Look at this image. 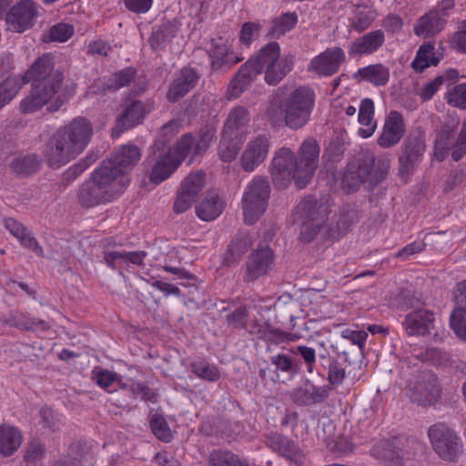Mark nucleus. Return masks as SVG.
<instances>
[{"label":"nucleus","instance_id":"f257e3e1","mask_svg":"<svg viewBox=\"0 0 466 466\" xmlns=\"http://www.w3.org/2000/svg\"><path fill=\"white\" fill-rule=\"evenodd\" d=\"M63 81L64 73L55 68L54 56L44 54L22 77L11 76L0 83V109L15 97L24 84L31 82L30 91L19 103V112L30 115L45 106L48 112H56L68 100Z\"/></svg>","mask_w":466,"mask_h":466},{"label":"nucleus","instance_id":"f03ea898","mask_svg":"<svg viewBox=\"0 0 466 466\" xmlns=\"http://www.w3.org/2000/svg\"><path fill=\"white\" fill-rule=\"evenodd\" d=\"M319 157V147L312 137L302 142L298 157L291 149L281 147L276 152L270 168L274 186L286 188L293 180L298 188L306 187L318 167Z\"/></svg>","mask_w":466,"mask_h":466},{"label":"nucleus","instance_id":"7ed1b4c3","mask_svg":"<svg viewBox=\"0 0 466 466\" xmlns=\"http://www.w3.org/2000/svg\"><path fill=\"white\" fill-rule=\"evenodd\" d=\"M316 105V93L309 85L278 87L269 102L268 115L271 120L282 119L287 127L297 130L310 120Z\"/></svg>","mask_w":466,"mask_h":466},{"label":"nucleus","instance_id":"20e7f679","mask_svg":"<svg viewBox=\"0 0 466 466\" xmlns=\"http://www.w3.org/2000/svg\"><path fill=\"white\" fill-rule=\"evenodd\" d=\"M93 135L91 122L85 117H75L68 125L59 127L50 138L45 157L51 167L68 163L88 145Z\"/></svg>","mask_w":466,"mask_h":466},{"label":"nucleus","instance_id":"39448f33","mask_svg":"<svg viewBox=\"0 0 466 466\" xmlns=\"http://www.w3.org/2000/svg\"><path fill=\"white\" fill-rule=\"evenodd\" d=\"M124 183L111 174L109 162H101L78 191V200L85 208H93L114 201L124 191Z\"/></svg>","mask_w":466,"mask_h":466},{"label":"nucleus","instance_id":"423d86ee","mask_svg":"<svg viewBox=\"0 0 466 466\" xmlns=\"http://www.w3.org/2000/svg\"><path fill=\"white\" fill-rule=\"evenodd\" d=\"M328 208L319 203L312 196L305 197L296 207L293 214L295 223L300 225V239L309 243L319 233H322L326 239H338L343 235L339 229L326 225Z\"/></svg>","mask_w":466,"mask_h":466},{"label":"nucleus","instance_id":"0eeeda50","mask_svg":"<svg viewBox=\"0 0 466 466\" xmlns=\"http://www.w3.org/2000/svg\"><path fill=\"white\" fill-rule=\"evenodd\" d=\"M252 61V68L258 75L264 72V79L270 86L278 85L292 69V57L280 58V46L277 42H269L264 46L257 56L248 59Z\"/></svg>","mask_w":466,"mask_h":466},{"label":"nucleus","instance_id":"6e6552de","mask_svg":"<svg viewBox=\"0 0 466 466\" xmlns=\"http://www.w3.org/2000/svg\"><path fill=\"white\" fill-rule=\"evenodd\" d=\"M428 438L433 451L444 461L457 462L462 453L463 442L454 429L444 422L429 427Z\"/></svg>","mask_w":466,"mask_h":466},{"label":"nucleus","instance_id":"1a4fd4ad","mask_svg":"<svg viewBox=\"0 0 466 466\" xmlns=\"http://www.w3.org/2000/svg\"><path fill=\"white\" fill-rule=\"evenodd\" d=\"M269 194L270 186L267 178L256 176L248 183L241 199L245 224H255L265 213Z\"/></svg>","mask_w":466,"mask_h":466},{"label":"nucleus","instance_id":"9d476101","mask_svg":"<svg viewBox=\"0 0 466 466\" xmlns=\"http://www.w3.org/2000/svg\"><path fill=\"white\" fill-rule=\"evenodd\" d=\"M346 60V53L340 46L328 47L310 60L307 72L319 77H330L340 70Z\"/></svg>","mask_w":466,"mask_h":466},{"label":"nucleus","instance_id":"9b49d317","mask_svg":"<svg viewBox=\"0 0 466 466\" xmlns=\"http://www.w3.org/2000/svg\"><path fill=\"white\" fill-rule=\"evenodd\" d=\"M141 153L135 145H124L119 147L110 158L102 162H109L111 166V174L116 175V178L124 183L127 188L130 184L128 173L140 160Z\"/></svg>","mask_w":466,"mask_h":466},{"label":"nucleus","instance_id":"f8f14e48","mask_svg":"<svg viewBox=\"0 0 466 466\" xmlns=\"http://www.w3.org/2000/svg\"><path fill=\"white\" fill-rule=\"evenodd\" d=\"M217 139V128L213 124H207L200 128L197 138L192 134L183 135L177 142L178 149L185 154L186 158L191 157L194 158L202 155Z\"/></svg>","mask_w":466,"mask_h":466},{"label":"nucleus","instance_id":"ddd939ff","mask_svg":"<svg viewBox=\"0 0 466 466\" xmlns=\"http://www.w3.org/2000/svg\"><path fill=\"white\" fill-rule=\"evenodd\" d=\"M38 8L33 0H21L10 8L6 23L10 30L23 33L34 25Z\"/></svg>","mask_w":466,"mask_h":466},{"label":"nucleus","instance_id":"4468645a","mask_svg":"<svg viewBox=\"0 0 466 466\" xmlns=\"http://www.w3.org/2000/svg\"><path fill=\"white\" fill-rule=\"evenodd\" d=\"M186 159L185 154L178 149L177 143L167 152L156 160L149 173V179L158 185L168 178Z\"/></svg>","mask_w":466,"mask_h":466},{"label":"nucleus","instance_id":"2eb2a0df","mask_svg":"<svg viewBox=\"0 0 466 466\" xmlns=\"http://www.w3.org/2000/svg\"><path fill=\"white\" fill-rule=\"evenodd\" d=\"M434 312L420 307L413 309L405 316L402 327L408 336L420 337L431 334L434 328Z\"/></svg>","mask_w":466,"mask_h":466},{"label":"nucleus","instance_id":"dca6fc26","mask_svg":"<svg viewBox=\"0 0 466 466\" xmlns=\"http://www.w3.org/2000/svg\"><path fill=\"white\" fill-rule=\"evenodd\" d=\"M269 148L270 139L266 135L250 139L241 155L242 168L246 172L254 171L267 158Z\"/></svg>","mask_w":466,"mask_h":466},{"label":"nucleus","instance_id":"f3484780","mask_svg":"<svg viewBox=\"0 0 466 466\" xmlns=\"http://www.w3.org/2000/svg\"><path fill=\"white\" fill-rule=\"evenodd\" d=\"M208 56L213 71L227 70L244 59L243 56L235 53L221 37L211 40Z\"/></svg>","mask_w":466,"mask_h":466},{"label":"nucleus","instance_id":"a211bd4d","mask_svg":"<svg viewBox=\"0 0 466 466\" xmlns=\"http://www.w3.org/2000/svg\"><path fill=\"white\" fill-rule=\"evenodd\" d=\"M373 159L360 157L350 162L342 177L343 189L348 193L354 192L364 183L371 172Z\"/></svg>","mask_w":466,"mask_h":466},{"label":"nucleus","instance_id":"6ab92c4d","mask_svg":"<svg viewBox=\"0 0 466 466\" xmlns=\"http://www.w3.org/2000/svg\"><path fill=\"white\" fill-rule=\"evenodd\" d=\"M385 34L375 29L354 39L349 46L348 53L351 57H362L378 52L384 45Z\"/></svg>","mask_w":466,"mask_h":466},{"label":"nucleus","instance_id":"aec40b11","mask_svg":"<svg viewBox=\"0 0 466 466\" xmlns=\"http://www.w3.org/2000/svg\"><path fill=\"white\" fill-rule=\"evenodd\" d=\"M405 130L406 127L402 115L398 111H391L385 119L377 143L382 148L394 147L401 140Z\"/></svg>","mask_w":466,"mask_h":466},{"label":"nucleus","instance_id":"412c9836","mask_svg":"<svg viewBox=\"0 0 466 466\" xmlns=\"http://www.w3.org/2000/svg\"><path fill=\"white\" fill-rule=\"evenodd\" d=\"M198 80L199 76L195 69L183 67L172 80L167 92V100L170 103L177 102L197 86Z\"/></svg>","mask_w":466,"mask_h":466},{"label":"nucleus","instance_id":"4be33fe9","mask_svg":"<svg viewBox=\"0 0 466 466\" xmlns=\"http://www.w3.org/2000/svg\"><path fill=\"white\" fill-rule=\"evenodd\" d=\"M441 391L438 378L429 374L417 383L412 398L418 405L431 407L440 400Z\"/></svg>","mask_w":466,"mask_h":466},{"label":"nucleus","instance_id":"5701e85b","mask_svg":"<svg viewBox=\"0 0 466 466\" xmlns=\"http://www.w3.org/2000/svg\"><path fill=\"white\" fill-rule=\"evenodd\" d=\"M274 260V253L271 248L266 247L254 250L246 264L245 278L253 281L267 274Z\"/></svg>","mask_w":466,"mask_h":466},{"label":"nucleus","instance_id":"b1692460","mask_svg":"<svg viewBox=\"0 0 466 466\" xmlns=\"http://www.w3.org/2000/svg\"><path fill=\"white\" fill-rule=\"evenodd\" d=\"M149 112L150 106L147 104L140 100L132 101L116 118V127L113 129V136L116 132L123 133L141 124Z\"/></svg>","mask_w":466,"mask_h":466},{"label":"nucleus","instance_id":"393cba45","mask_svg":"<svg viewBox=\"0 0 466 466\" xmlns=\"http://www.w3.org/2000/svg\"><path fill=\"white\" fill-rule=\"evenodd\" d=\"M249 122L250 114L248 110L242 106H234L227 116L222 133L227 137L244 139L248 133Z\"/></svg>","mask_w":466,"mask_h":466},{"label":"nucleus","instance_id":"a878e982","mask_svg":"<svg viewBox=\"0 0 466 466\" xmlns=\"http://www.w3.org/2000/svg\"><path fill=\"white\" fill-rule=\"evenodd\" d=\"M425 152V144L419 136L409 137L405 143L402 154L399 157L400 172L402 176L409 175L415 165L419 163Z\"/></svg>","mask_w":466,"mask_h":466},{"label":"nucleus","instance_id":"bb28decb","mask_svg":"<svg viewBox=\"0 0 466 466\" xmlns=\"http://www.w3.org/2000/svg\"><path fill=\"white\" fill-rule=\"evenodd\" d=\"M329 396V387L308 383L293 391L292 400L299 406H313L321 404Z\"/></svg>","mask_w":466,"mask_h":466},{"label":"nucleus","instance_id":"cd10ccee","mask_svg":"<svg viewBox=\"0 0 466 466\" xmlns=\"http://www.w3.org/2000/svg\"><path fill=\"white\" fill-rule=\"evenodd\" d=\"M147 253L143 250L139 251H105L104 262L106 266L115 270L129 267V265L141 266L147 258Z\"/></svg>","mask_w":466,"mask_h":466},{"label":"nucleus","instance_id":"c85d7f7f","mask_svg":"<svg viewBox=\"0 0 466 466\" xmlns=\"http://www.w3.org/2000/svg\"><path fill=\"white\" fill-rule=\"evenodd\" d=\"M258 71L252 68V61L244 63L236 73L228 88L229 99L238 98L258 76Z\"/></svg>","mask_w":466,"mask_h":466},{"label":"nucleus","instance_id":"c756f323","mask_svg":"<svg viewBox=\"0 0 466 466\" xmlns=\"http://www.w3.org/2000/svg\"><path fill=\"white\" fill-rule=\"evenodd\" d=\"M5 228L15 237L20 245L35 253L36 256L43 258L44 250L38 241L30 234L26 228L14 218H5Z\"/></svg>","mask_w":466,"mask_h":466},{"label":"nucleus","instance_id":"7c9ffc66","mask_svg":"<svg viewBox=\"0 0 466 466\" xmlns=\"http://www.w3.org/2000/svg\"><path fill=\"white\" fill-rule=\"evenodd\" d=\"M375 106L371 98L366 97L360 101L358 114V122L362 127L358 129V135L362 138L370 137L377 127L374 120Z\"/></svg>","mask_w":466,"mask_h":466},{"label":"nucleus","instance_id":"2f4dec72","mask_svg":"<svg viewBox=\"0 0 466 466\" xmlns=\"http://www.w3.org/2000/svg\"><path fill=\"white\" fill-rule=\"evenodd\" d=\"M23 435L21 431L10 424L0 425V453L4 457L13 455L21 446Z\"/></svg>","mask_w":466,"mask_h":466},{"label":"nucleus","instance_id":"473e14b6","mask_svg":"<svg viewBox=\"0 0 466 466\" xmlns=\"http://www.w3.org/2000/svg\"><path fill=\"white\" fill-rule=\"evenodd\" d=\"M177 27L174 22L167 21L159 25L154 26L148 39L149 45L154 51H163L176 36Z\"/></svg>","mask_w":466,"mask_h":466},{"label":"nucleus","instance_id":"72a5a7b5","mask_svg":"<svg viewBox=\"0 0 466 466\" xmlns=\"http://www.w3.org/2000/svg\"><path fill=\"white\" fill-rule=\"evenodd\" d=\"M444 25L445 19L440 15V12L430 11L418 20L414 26V32L419 36L431 37L441 32Z\"/></svg>","mask_w":466,"mask_h":466},{"label":"nucleus","instance_id":"f704fd0d","mask_svg":"<svg viewBox=\"0 0 466 466\" xmlns=\"http://www.w3.org/2000/svg\"><path fill=\"white\" fill-rule=\"evenodd\" d=\"M223 199L215 193H208L205 198L197 206V216L204 221L216 219L224 210Z\"/></svg>","mask_w":466,"mask_h":466},{"label":"nucleus","instance_id":"c9c22d12","mask_svg":"<svg viewBox=\"0 0 466 466\" xmlns=\"http://www.w3.org/2000/svg\"><path fill=\"white\" fill-rule=\"evenodd\" d=\"M390 69L382 64H373L359 68L355 74L360 80L375 86H384L390 80Z\"/></svg>","mask_w":466,"mask_h":466},{"label":"nucleus","instance_id":"e433bc0d","mask_svg":"<svg viewBox=\"0 0 466 466\" xmlns=\"http://www.w3.org/2000/svg\"><path fill=\"white\" fill-rule=\"evenodd\" d=\"M266 444L273 451L290 461L296 460L299 455V450L297 444L282 434L273 433L269 435L267 438Z\"/></svg>","mask_w":466,"mask_h":466},{"label":"nucleus","instance_id":"4c0bfd02","mask_svg":"<svg viewBox=\"0 0 466 466\" xmlns=\"http://www.w3.org/2000/svg\"><path fill=\"white\" fill-rule=\"evenodd\" d=\"M70 450L73 452L75 451H79V457L72 458L70 455L63 456L56 461L54 466H76V461L78 466H93L95 464V452L90 448H86V446L81 447L79 443H76L73 444Z\"/></svg>","mask_w":466,"mask_h":466},{"label":"nucleus","instance_id":"58836bf2","mask_svg":"<svg viewBox=\"0 0 466 466\" xmlns=\"http://www.w3.org/2000/svg\"><path fill=\"white\" fill-rule=\"evenodd\" d=\"M454 128L444 126L436 136L433 156L438 161H443L451 149L453 150Z\"/></svg>","mask_w":466,"mask_h":466},{"label":"nucleus","instance_id":"ea45409f","mask_svg":"<svg viewBox=\"0 0 466 466\" xmlns=\"http://www.w3.org/2000/svg\"><path fill=\"white\" fill-rule=\"evenodd\" d=\"M256 334L258 339L276 345L289 343L299 339V336L295 333L277 328H270L269 326L259 327Z\"/></svg>","mask_w":466,"mask_h":466},{"label":"nucleus","instance_id":"a19ab883","mask_svg":"<svg viewBox=\"0 0 466 466\" xmlns=\"http://www.w3.org/2000/svg\"><path fill=\"white\" fill-rule=\"evenodd\" d=\"M397 439L383 440L377 442L371 449V455L379 460L397 464L398 460L402 458L401 451L395 445Z\"/></svg>","mask_w":466,"mask_h":466},{"label":"nucleus","instance_id":"79ce46f5","mask_svg":"<svg viewBox=\"0 0 466 466\" xmlns=\"http://www.w3.org/2000/svg\"><path fill=\"white\" fill-rule=\"evenodd\" d=\"M5 322L25 330H34L36 332H46L50 329V325L43 320L35 318H28L22 313H15Z\"/></svg>","mask_w":466,"mask_h":466},{"label":"nucleus","instance_id":"37998d69","mask_svg":"<svg viewBox=\"0 0 466 466\" xmlns=\"http://www.w3.org/2000/svg\"><path fill=\"white\" fill-rule=\"evenodd\" d=\"M250 246L251 240L248 236H236L231 240L224 255V262L227 265H230L240 260L243 255L248 250Z\"/></svg>","mask_w":466,"mask_h":466},{"label":"nucleus","instance_id":"c03bdc74","mask_svg":"<svg viewBox=\"0 0 466 466\" xmlns=\"http://www.w3.org/2000/svg\"><path fill=\"white\" fill-rule=\"evenodd\" d=\"M137 73L131 66L116 71L107 79H103L105 89L116 91L129 86L135 80Z\"/></svg>","mask_w":466,"mask_h":466},{"label":"nucleus","instance_id":"a18cd8bd","mask_svg":"<svg viewBox=\"0 0 466 466\" xmlns=\"http://www.w3.org/2000/svg\"><path fill=\"white\" fill-rule=\"evenodd\" d=\"M440 60L434 53V46L431 43H424L417 51V55L411 65L416 72L421 73L431 66H437Z\"/></svg>","mask_w":466,"mask_h":466},{"label":"nucleus","instance_id":"49530a36","mask_svg":"<svg viewBox=\"0 0 466 466\" xmlns=\"http://www.w3.org/2000/svg\"><path fill=\"white\" fill-rule=\"evenodd\" d=\"M191 372L198 379L210 382L218 381L221 372L216 365L209 364L205 360H197L189 364Z\"/></svg>","mask_w":466,"mask_h":466},{"label":"nucleus","instance_id":"de8ad7c7","mask_svg":"<svg viewBox=\"0 0 466 466\" xmlns=\"http://www.w3.org/2000/svg\"><path fill=\"white\" fill-rule=\"evenodd\" d=\"M298 23V15L294 12L282 14L280 16L272 20V25L268 35L271 37L279 38L289 32Z\"/></svg>","mask_w":466,"mask_h":466},{"label":"nucleus","instance_id":"09e8293b","mask_svg":"<svg viewBox=\"0 0 466 466\" xmlns=\"http://www.w3.org/2000/svg\"><path fill=\"white\" fill-rule=\"evenodd\" d=\"M377 17V12L370 6H360L355 11L350 19V25L354 31L361 33L368 29Z\"/></svg>","mask_w":466,"mask_h":466},{"label":"nucleus","instance_id":"8fccbe9b","mask_svg":"<svg viewBox=\"0 0 466 466\" xmlns=\"http://www.w3.org/2000/svg\"><path fill=\"white\" fill-rule=\"evenodd\" d=\"M210 466H250L249 463L241 460L238 455L230 451L216 450L208 457Z\"/></svg>","mask_w":466,"mask_h":466},{"label":"nucleus","instance_id":"3c124183","mask_svg":"<svg viewBox=\"0 0 466 466\" xmlns=\"http://www.w3.org/2000/svg\"><path fill=\"white\" fill-rule=\"evenodd\" d=\"M243 139L238 137H227L221 133V139L218 146V155L222 161L231 162L238 156Z\"/></svg>","mask_w":466,"mask_h":466},{"label":"nucleus","instance_id":"603ef678","mask_svg":"<svg viewBox=\"0 0 466 466\" xmlns=\"http://www.w3.org/2000/svg\"><path fill=\"white\" fill-rule=\"evenodd\" d=\"M96 383L107 392H113L116 389L114 385L119 386L123 381V376L117 372L101 369L93 372Z\"/></svg>","mask_w":466,"mask_h":466},{"label":"nucleus","instance_id":"864d4df0","mask_svg":"<svg viewBox=\"0 0 466 466\" xmlns=\"http://www.w3.org/2000/svg\"><path fill=\"white\" fill-rule=\"evenodd\" d=\"M40 160L35 155H26L15 158L11 163L12 169L19 174L27 176L35 173L39 167Z\"/></svg>","mask_w":466,"mask_h":466},{"label":"nucleus","instance_id":"5fc2aeb1","mask_svg":"<svg viewBox=\"0 0 466 466\" xmlns=\"http://www.w3.org/2000/svg\"><path fill=\"white\" fill-rule=\"evenodd\" d=\"M445 99L451 106L466 110V83H460L450 88Z\"/></svg>","mask_w":466,"mask_h":466},{"label":"nucleus","instance_id":"6e6d98bb","mask_svg":"<svg viewBox=\"0 0 466 466\" xmlns=\"http://www.w3.org/2000/svg\"><path fill=\"white\" fill-rule=\"evenodd\" d=\"M206 182V174L202 170L190 173L181 183V189L197 197Z\"/></svg>","mask_w":466,"mask_h":466},{"label":"nucleus","instance_id":"4d7b16f0","mask_svg":"<svg viewBox=\"0 0 466 466\" xmlns=\"http://www.w3.org/2000/svg\"><path fill=\"white\" fill-rule=\"evenodd\" d=\"M44 456L45 447L35 441L30 442L24 456L25 466H45Z\"/></svg>","mask_w":466,"mask_h":466},{"label":"nucleus","instance_id":"13d9d810","mask_svg":"<svg viewBox=\"0 0 466 466\" xmlns=\"http://www.w3.org/2000/svg\"><path fill=\"white\" fill-rule=\"evenodd\" d=\"M152 433L160 441L169 442L172 439L171 431L164 417L154 415L150 420Z\"/></svg>","mask_w":466,"mask_h":466},{"label":"nucleus","instance_id":"bf43d9fd","mask_svg":"<svg viewBox=\"0 0 466 466\" xmlns=\"http://www.w3.org/2000/svg\"><path fill=\"white\" fill-rule=\"evenodd\" d=\"M450 326L458 338L466 341V310L456 308L451 315Z\"/></svg>","mask_w":466,"mask_h":466},{"label":"nucleus","instance_id":"052dcab7","mask_svg":"<svg viewBox=\"0 0 466 466\" xmlns=\"http://www.w3.org/2000/svg\"><path fill=\"white\" fill-rule=\"evenodd\" d=\"M98 158L96 154H89L86 157L79 160L77 163L71 166L64 174V179L72 181L79 177L85 170H86Z\"/></svg>","mask_w":466,"mask_h":466},{"label":"nucleus","instance_id":"680f3d73","mask_svg":"<svg viewBox=\"0 0 466 466\" xmlns=\"http://www.w3.org/2000/svg\"><path fill=\"white\" fill-rule=\"evenodd\" d=\"M261 25L258 22H246L242 25L239 33L241 45L249 47L253 41L259 35Z\"/></svg>","mask_w":466,"mask_h":466},{"label":"nucleus","instance_id":"e2e57ef3","mask_svg":"<svg viewBox=\"0 0 466 466\" xmlns=\"http://www.w3.org/2000/svg\"><path fill=\"white\" fill-rule=\"evenodd\" d=\"M75 29L72 25L59 23L53 25L48 31V40L56 42H66L74 34Z\"/></svg>","mask_w":466,"mask_h":466},{"label":"nucleus","instance_id":"0e129e2a","mask_svg":"<svg viewBox=\"0 0 466 466\" xmlns=\"http://www.w3.org/2000/svg\"><path fill=\"white\" fill-rule=\"evenodd\" d=\"M227 322L234 329H243L246 327L248 319V311L246 307H238L226 317Z\"/></svg>","mask_w":466,"mask_h":466},{"label":"nucleus","instance_id":"69168bd1","mask_svg":"<svg viewBox=\"0 0 466 466\" xmlns=\"http://www.w3.org/2000/svg\"><path fill=\"white\" fill-rule=\"evenodd\" d=\"M466 154V117L461 126V132L454 142L451 157L454 161H459Z\"/></svg>","mask_w":466,"mask_h":466},{"label":"nucleus","instance_id":"338daca9","mask_svg":"<svg viewBox=\"0 0 466 466\" xmlns=\"http://www.w3.org/2000/svg\"><path fill=\"white\" fill-rule=\"evenodd\" d=\"M295 354H299L306 364L307 370L311 373L314 370L316 364V350L313 348L299 345L296 350H291Z\"/></svg>","mask_w":466,"mask_h":466},{"label":"nucleus","instance_id":"774afa93","mask_svg":"<svg viewBox=\"0 0 466 466\" xmlns=\"http://www.w3.org/2000/svg\"><path fill=\"white\" fill-rule=\"evenodd\" d=\"M443 84V78L437 76L431 81L425 84L420 90L419 95L423 101L431 100L433 96L438 92L441 85Z\"/></svg>","mask_w":466,"mask_h":466}]
</instances>
